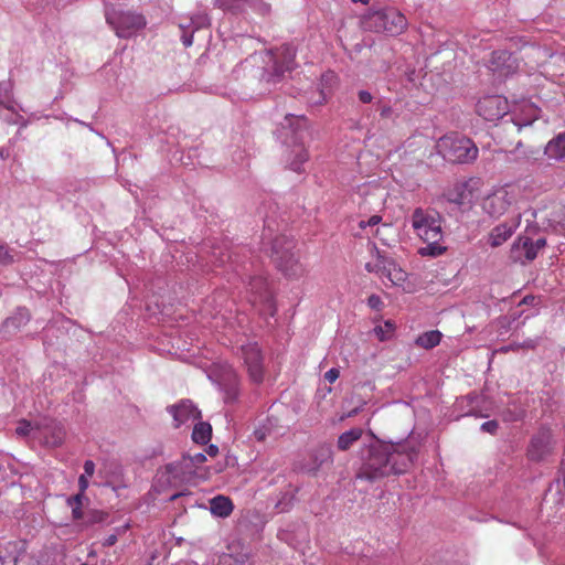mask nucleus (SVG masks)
<instances>
[{"label":"nucleus","mask_w":565,"mask_h":565,"mask_svg":"<svg viewBox=\"0 0 565 565\" xmlns=\"http://www.w3.org/2000/svg\"><path fill=\"white\" fill-rule=\"evenodd\" d=\"M518 225V222H512L510 224L502 223L497 225L490 233V245L492 247L502 245L512 236Z\"/></svg>","instance_id":"nucleus-18"},{"label":"nucleus","mask_w":565,"mask_h":565,"mask_svg":"<svg viewBox=\"0 0 565 565\" xmlns=\"http://www.w3.org/2000/svg\"><path fill=\"white\" fill-rule=\"evenodd\" d=\"M437 151L447 161L458 164L472 163L479 153V149L470 138L451 132L443 136L437 141Z\"/></svg>","instance_id":"nucleus-7"},{"label":"nucleus","mask_w":565,"mask_h":565,"mask_svg":"<svg viewBox=\"0 0 565 565\" xmlns=\"http://www.w3.org/2000/svg\"><path fill=\"white\" fill-rule=\"evenodd\" d=\"M36 441L46 447H58L65 438L64 426L52 418H41L38 420Z\"/></svg>","instance_id":"nucleus-12"},{"label":"nucleus","mask_w":565,"mask_h":565,"mask_svg":"<svg viewBox=\"0 0 565 565\" xmlns=\"http://www.w3.org/2000/svg\"><path fill=\"white\" fill-rule=\"evenodd\" d=\"M363 435V429L360 427H353L344 433H342L337 443V447L345 451L351 448V446L356 443Z\"/></svg>","instance_id":"nucleus-22"},{"label":"nucleus","mask_w":565,"mask_h":565,"mask_svg":"<svg viewBox=\"0 0 565 565\" xmlns=\"http://www.w3.org/2000/svg\"><path fill=\"white\" fill-rule=\"evenodd\" d=\"M223 401L227 405L236 404L239 399V383L236 377H231L221 384Z\"/></svg>","instance_id":"nucleus-21"},{"label":"nucleus","mask_w":565,"mask_h":565,"mask_svg":"<svg viewBox=\"0 0 565 565\" xmlns=\"http://www.w3.org/2000/svg\"><path fill=\"white\" fill-rule=\"evenodd\" d=\"M479 399L480 397L477 394H469L465 397V401H467L470 406V409L466 413L467 416L484 417V415L477 409Z\"/></svg>","instance_id":"nucleus-36"},{"label":"nucleus","mask_w":565,"mask_h":565,"mask_svg":"<svg viewBox=\"0 0 565 565\" xmlns=\"http://www.w3.org/2000/svg\"><path fill=\"white\" fill-rule=\"evenodd\" d=\"M358 98L362 104H371L373 102V95L365 89L358 92Z\"/></svg>","instance_id":"nucleus-48"},{"label":"nucleus","mask_w":565,"mask_h":565,"mask_svg":"<svg viewBox=\"0 0 565 565\" xmlns=\"http://www.w3.org/2000/svg\"><path fill=\"white\" fill-rule=\"evenodd\" d=\"M340 376V371L337 367H331L329 371L326 372L324 379L329 383L335 382Z\"/></svg>","instance_id":"nucleus-49"},{"label":"nucleus","mask_w":565,"mask_h":565,"mask_svg":"<svg viewBox=\"0 0 565 565\" xmlns=\"http://www.w3.org/2000/svg\"><path fill=\"white\" fill-rule=\"evenodd\" d=\"M535 302L534 296H525L521 301L520 305H533Z\"/></svg>","instance_id":"nucleus-60"},{"label":"nucleus","mask_w":565,"mask_h":565,"mask_svg":"<svg viewBox=\"0 0 565 565\" xmlns=\"http://www.w3.org/2000/svg\"><path fill=\"white\" fill-rule=\"evenodd\" d=\"M296 492L297 490H288L280 494V498L275 505L277 512H288L292 508L296 500Z\"/></svg>","instance_id":"nucleus-29"},{"label":"nucleus","mask_w":565,"mask_h":565,"mask_svg":"<svg viewBox=\"0 0 565 565\" xmlns=\"http://www.w3.org/2000/svg\"><path fill=\"white\" fill-rule=\"evenodd\" d=\"M180 28L182 29V35H181L182 44L185 47H190L193 44V34H194V32L192 30H189L185 26V24H183V23L180 24Z\"/></svg>","instance_id":"nucleus-39"},{"label":"nucleus","mask_w":565,"mask_h":565,"mask_svg":"<svg viewBox=\"0 0 565 565\" xmlns=\"http://www.w3.org/2000/svg\"><path fill=\"white\" fill-rule=\"evenodd\" d=\"M241 353L250 381L257 384L262 383L264 380V356L258 344L253 342L242 345Z\"/></svg>","instance_id":"nucleus-14"},{"label":"nucleus","mask_w":565,"mask_h":565,"mask_svg":"<svg viewBox=\"0 0 565 565\" xmlns=\"http://www.w3.org/2000/svg\"><path fill=\"white\" fill-rule=\"evenodd\" d=\"M105 19L118 38L129 39L147 24L146 18L132 10H122L115 7L107 8Z\"/></svg>","instance_id":"nucleus-9"},{"label":"nucleus","mask_w":565,"mask_h":565,"mask_svg":"<svg viewBox=\"0 0 565 565\" xmlns=\"http://www.w3.org/2000/svg\"><path fill=\"white\" fill-rule=\"evenodd\" d=\"M521 417H522V412H521V411H519L515 415H513V417H512L511 419H513V420H518V419H520Z\"/></svg>","instance_id":"nucleus-63"},{"label":"nucleus","mask_w":565,"mask_h":565,"mask_svg":"<svg viewBox=\"0 0 565 565\" xmlns=\"http://www.w3.org/2000/svg\"><path fill=\"white\" fill-rule=\"evenodd\" d=\"M266 435H267V433H266V430H265L264 428H260V427H259V428H256V429L254 430V436H255V438H256L258 441H263V440H265Z\"/></svg>","instance_id":"nucleus-56"},{"label":"nucleus","mask_w":565,"mask_h":565,"mask_svg":"<svg viewBox=\"0 0 565 565\" xmlns=\"http://www.w3.org/2000/svg\"><path fill=\"white\" fill-rule=\"evenodd\" d=\"M351 1L354 3H362V4H367L370 2V0H351Z\"/></svg>","instance_id":"nucleus-64"},{"label":"nucleus","mask_w":565,"mask_h":565,"mask_svg":"<svg viewBox=\"0 0 565 565\" xmlns=\"http://www.w3.org/2000/svg\"><path fill=\"white\" fill-rule=\"evenodd\" d=\"M18 259V253L0 242V264L10 265Z\"/></svg>","instance_id":"nucleus-34"},{"label":"nucleus","mask_w":565,"mask_h":565,"mask_svg":"<svg viewBox=\"0 0 565 565\" xmlns=\"http://www.w3.org/2000/svg\"><path fill=\"white\" fill-rule=\"evenodd\" d=\"M273 232L270 220L266 217L264 220L262 250L271 258L285 277L299 279L305 275L306 268L300 263L299 256L294 252V238L286 234L273 237Z\"/></svg>","instance_id":"nucleus-3"},{"label":"nucleus","mask_w":565,"mask_h":565,"mask_svg":"<svg viewBox=\"0 0 565 565\" xmlns=\"http://www.w3.org/2000/svg\"><path fill=\"white\" fill-rule=\"evenodd\" d=\"M38 431V420L30 422L26 419H22L18 423L15 427V434L18 436L28 438L29 440L33 441H36Z\"/></svg>","instance_id":"nucleus-25"},{"label":"nucleus","mask_w":565,"mask_h":565,"mask_svg":"<svg viewBox=\"0 0 565 565\" xmlns=\"http://www.w3.org/2000/svg\"><path fill=\"white\" fill-rule=\"evenodd\" d=\"M392 114V108L390 106H383L381 109H380V115L381 117L383 118H387L390 117Z\"/></svg>","instance_id":"nucleus-58"},{"label":"nucleus","mask_w":565,"mask_h":565,"mask_svg":"<svg viewBox=\"0 0 565 565\" xmlns=\"http://www.w3.org/2000/svg\"><path fill=\"white\" fill-rule=\"evenodd\" d=\"M362 23L370 31L384 32L390 35H398L407 26L405 15L392 7L371 8Z\"/></svg>","instance_id":"nucleus-8"},{"label":"nucleus","mask_w":565,"mask_h":565,"mask_svg":"<svg viewBox=\"0 0 565 565\" xmlns=\"http://www.w3.org/2000/svg\"><path fill=\"white\" fill-rule=\"evenodd\" d=\"M210 22L206 15H195L190 19V22L185 24V26L195 33L201 29L207 28Z\"/></svg>","instance_id":"nucleus-35"},{"label":"nucleus","mask_w":565,"mask_h":565,"mask_svg":"<svg viewBox=\"0 0 565 565\" xmlns=\"http://www.w3.org/2000/svg\"><path fill=\"white\" fill-rule=\"evenodd\" d=\"M539 343V338L536 339H526L522 343L516 344L518 348H526V349H534Z\"/></svg>","instance_id":"nucleus-52"},{"label":"nucleus","mask_w":565,"mask_h":565,"mask_svg":"<svg viewBox=\"0 0 565 565\" xmlns=\"http://www.w3.org/2000/svg\"><path fill=\"white\" fill-rule=\"evenodd\" d=\"M88 486H89L88 477H86L85 475H81L78 478V488H79L78 493H82V495H84L85 491L88 489Z\"/></svg>","instance_id":"nucleus-51"},{"label":"nucleus","mask_w":565,"mask_h":565,"mask_svg":"<svg viewBox=\"0 0 565 565\" xmlns=\"http://www.w3.org/2000/svg\"><path fill=\"white\" fill-rule=\"evenodd\" d=\"M232 501L224 495H216L210 500V511L218 518H227L233 511Z\"/></svg>","instance_id":"nucleus-20"},{"label":"nucleus","mask_w":565,"mask_h":565,"mask_svg":"<svg viewBox=\"0 0 565 565\" xmlns=\"http://www.w3.org/2000/svg\"><path fill=\"white\" fill-rule=\"evenodd\" d=\"M185 457H189L192 461V468H194L195 472L198 473L199 467L206 460V457L203 452H195V454H185Z\"/></svg>","instance_id":"nucleus-40"},{"label":"nucleus","mask_w":565,"mask_h":565,"mask_svg":"<svg viewBox=\"0 0 565 565\" xmlns=\"http://www.w3.org/2000/svg\"><path fill=\"white\" fill-rule=\"evenodd\" d=\"M20 111L28 113L26 109H24L20 104L19 105H13V109L12 110L0 108V118L3 121H6L7 124H9V119H11L12 117L18 116V114Z\"/></svg>","instance_id":"nucleus-38"},{"label":"nucleus","mask_w":565,"mask_h":565,"mask_svg":"<svg viewBox=\"0 0 565 565\" xmlns=\"http://www.w3.org/2000/svg\"><path fill=\"white\" fill-rule=\"evenodd\" d=\"M212 427L209 423L200 422L195 424L192 431V439L196 444L205 445L210 441Z\"/></svg>","instance_id":"nucleus-26"},{"label":"nucleus","mask_w":565,"mask_h":565,"mask_svg":"<svg viewBox=\"0 0 565 565\" xmlns=\"http://www.w3.org/2000/svg\"><path fill=\"white\" fill-rule=\"evenodd\" d=\"M382 277H386L392 285L402 287L407 279V274L395 264L383 266Z\"/></svg>","instance_id":"nucleus-23"},{"label":"nucleus","mask_w":565,"mask_h":565,"mask_svg":"<svg viewBox=\"0 0 565 565\" xmlns=\"http://www.w3.org/2000/svg\"><path fill=\"white\" fill-rule=\"evenodd\" d=\"M9 125H17V126H19V129L22 130V129L26 128L30 125V119L29 118H24L19 113L18 116L12 117L11 119H9Z\"/></svg>","instance_id":"nucleus-44"},{"label":"nucleus","mask_w":565,"mask_h":565,"mask_svg":"<svg viewBox=\"0 0 565 565\" xmlns=\"http://www.w3.org/2000/svg\"><path fill=\"white\" fill-rule=\"evenodd\" d=\"M83 468L84 472L82 475H85L88 478L95 472V463L93 460H85Z\"/></svg>","instance_id":"nucleus-50"},{"label":"nucleus","mask_w":565,"mask_h":565,"mask_svg":"<svg viewBox=\"0 0 565 565\" xmlns=\"http://www.w3.org/2000/svg\"><path fill=\"white\" fill-rule=\"evenodd\" d=\"M552 449V434L548 429L542 428L532 437L527 456L533 461H540L548 456Z\"/></svg>","instance_id":"nucleus-15"},{"label":"nucleus","mask_w":565,"mask_h":565,"mask_svg":"<svg viewBox=\"0 0 565 565\" xmlns=\"http://www.w3.org/2000/svg\"><path fill=\"white\" fill-rule=\"evenodd\" d=\"M51 118H54L56 120H61V121L65 122L66 127H68L70 122H77L78 125H86L85 121L79 120L77 118H74V117L70 116L68 114H66V113H61V114H57V115H51Z\"/></svg>","instance_id":"nucleus-41"},{"label":"nucleus","mask_w":565,"mask_h":565,"mask_svg":"<svg viewBox=\"0 0 565 565\" xmlns=\"http://www.w3.org/2000/svg\"><path fill=\"white\" fill-rule=\"evenodd\" d=\"M522 249L524 252V256L527 260H533L536 258L539 250L533 245V241L530 238H525L522 244Z\"/></svg>","instance_id":"nucleus-37"},{"label":"nucleus","mask_w":565,"mask_h":565,"mask_svg":"<svg viewBox=\"0 0 565 565\" xmlns=\"http://www.w3.org/2000/svg\"><path fill=\"white\" fill-rule=\"evenodd\" d=\"M30 320L29 310L25 308H18L17 311L4 320L0 332L3 334L12 335L25 326Z\"/></svg>","instance_id":"nucleus-17"},{"label":"nucleus","mask_w":565,"mask_h":565,"mask_svg":"<svg viewBox=\"0 0 565 565\" xmlns=\"http://www.w3.org/2000/svg\"><path fill=\"white\" fill-rule=\"evenodd\" d=\"M211 263L215 267H226V271H232L238 277L246 288L248 301L253 306H263L270 316H274V299L267 278L260 273L252 275V270L256 269L254 260H242L237 252L213 247Z\"/></svg>","instance_id":"nucleus-2"},{"label":"nucleus","mask_w":565,"mask_h":565,"mask_svg":"<svg viewBox=\"0 0 565 565\" xmlns=\"http://www.w3.org/2000/svg\"><path fill=\"white\" fill-rule=\"evenodd\" d=\"M417 448L411 441L376 443L369 449L358 478L374 481L408 470L417 457Z\"/></svg>","instance_id":"nucleus-1"},{"label":"nucleus","mask_w":565,"mask_h":565,"mask_svg":"<svg viewBox=\"0 0 565 565\" xmlns=\"http://www.w3.org/2000/svg\"><path fill=\"white\" fill-rule=\"evenodd\" d=\"M192 461L184 455L168 465L159 469L157 472V480L163 484L177 486L181 483L191 482L192 479L198 475L192 468Z\"/></svg>","instance_id":"nucleus-10"},{"label":"nucleus","mask_w":565,"mask_h":565,"mask_svg":"<svg viewBox=\"0 0 565 565\" xmlns=\"http://www.w3.org/2000/svg\"><path fill=\"white\" fill-rule=\"evenodd\" d=\"M498 427L499 425L497 420H488L481 425L480 429L483 433L495 434Z\"/></svg>","instance_id":"nucleus-47"},{"label":"nucleus","mask_w":565,"mask_h":565,"mask_svg":"<svg viewBox=\"0 0 565 565\" xmlns=\"http://www.w3.org/2000/svg\"><path fill=\"white\" fill-rule=\"evenodd\" d=\"M515 202L514 190L502 186L489 194L482 203L483 211L492 217H499Z\"/></svg>","instance_id":"nucleus-11"},{"label":"nucleus","mask_w":565,"mask_h":565,"mask_svg":"<svg viewBox=\"0 0 565 565\" xmlns=\"http://www.w3.org/2000/svg\"><path fill=\"white\" fill-rule=\"evenodd\" d=\"M449 202L455 203L457 205H462L465 203V196L463 193L456 194L455 198H449Z\"/></svg>","instance_id":"nucleus-57"},{"label":"nucleus","mask_w":565,"mask_h":565,"mask_svg":"<svg viewBox=\"0 0 565 565\" xmlns=\"http://www.w3.org/2000/svg\"><path fill=\"white\" fill-rule=\"evenodd\" d=\"M83 498L84 495H82V493H77L66 500L67 505L72 509V516L74 520H81L83 518Z\"/></svg>","instance_id":"nucleus-32"},{"label":"nucleus","mask_w":565,"mask_h":565,"mask_svg":"<svg viewBox=\"0 0 565 565\" xmlns=\"http://www.w3.org/2000/svg\"><path fill=\"white\" fill-rule=\"evenodd\" d=\"M296 51L291 45H282L277 50H269L249 55L242 65L246 68L259 62V81L268 86L276 85L285 78V74L295 67Z\"/></svg>","instance_id":"nucleus-5"},{"label":"nucleus","mask_w":565,"mask_h":565,"mask_svg":"<svg viewBox=\"0 0 565 565\" xmlns=\"http://www.w3.org/2000/svg\"><path fill=\"white\" fill-rule=\"evenodd\" d=\"M17 544L7 542L0 545V565H17L18 556L15 554Z\"/></svg>","instance_id":"nucleus-28"},{"label":"nucleus","mask_w":565,"mask_h":565,"mask_svg":"<svg viewBox=\"0 0 565 565\" xmlns=\"http://www.w3.org/2000/svg\"><path fill=\"white\" fill-rule=\"evenodd\" d=\"M395 331V324L391 320L384 321V323L379 324L374 328V333L380 341L390 340Z\"/></svg>","instance_id":"nucleus-30"},{"label":"nucleus","mask_w":565,"mask_h":565,"mask_svg":"<svg viewBox=\"0 0 565 565\" xmlns=\"http://www.w3.org/2000/svg\"><path fill=\"white\" fill-rule=\"evenodd\" d=\"M476 111L484 120L494 121L508 114L509 104L501 95H489L478 100Z\"/></svg>","instance_id":"nucleus-13"},{"label":"nucleus","mask_w":565,"mask_h":565,"mask_svg":"<svg viewBox=\"0 0 565 565\" xmlns=\"http://www.w3.org/2000/svg\"><path fill=\"white\" fill-rule=\"evenodd\" d=\"M562 486L565 487V476H564L563 482H561L559 480L556 481L555 487H556L557 491L561 490Z\"/></svg>","instance_id":"nucleus-61"},{"label":"nucleus","mask_w":565,"mask_h":565,"mask_svg":"<svg viewBox=\"0 0 565 565\" xmlns=\"http://www.w3.org/2000/svg\"><path fill=\"white\" fill-rule=\"evenodd\" d=\"M412 227L424 243L417 253L423 257H438L446 253L447 247L443 245V218L435 210L416 207L411 215Z\"/></svg>","instance_id":"nucleus-4"},{"label":"nucleus","mask_w":565,"mask_h":565,"mask_svg":"<svg viewBox=\"0 0 565 565\" xmlns=\"http://www.w3.org/2000/svg\"><path fill=\"white\" fill-rule=\"evenodd\" d=\"M308 120L305 116L288 114L277 130V138L286 146H292L291 154L294 158L289 162L290 170L301 172L302 166L307 162L309 154L303 148V141L307 136Z\"/></svg>","instance_id":"nucleus-6"},{"label":"nucleus","mask_w":565,"mask_h":565,"mask_svg":"<svg viewBox=\"0 0 565 565\" xmlns=\"http://www.w3.org/2000/svg\"><path fill=\"white\" fill-rule=\"evenodd\" d=\"M246 0H214V6L223 11L233 13L243 10Z\"/></svg>","instance_id":"nucleus-31"},{"label":"nucleus","mask_w":565,"mask_h":565,"mask_svg":"<svg viewBox=\"0 0 565 565\" xmlns=\"http://www.w3.org/2000/svg\"><path fill=\"white\" fill-rule=\"evenodd\" d=\"M117 541H118V536L116 533H114V534L108 535L104 540L103 545L109 547V546L115 545L117 543Z\"/></svg>","instance_id":"nucleus-54"},{"label":"nucleus","mask_w":565,"mask_h":565,"mask_svg":"<svg viewBox=\"0 0 565 565\" xmlns=\"http://www.w3.org/2000/svg\"><path fill=\"white\" fill-rule=\"evenodd\" d=\"M365 269L369 271V273H377L382 276V271H383V267L381 268L379 264H371V263H367L365 265Z\"/></svg>","instance_id":"nucleus-55"},{"label":"nucleus","mask_w":565,"mask_h":565,"mask_svg":"<svg viewBox=\"0 0 565 565\" xmlns=\"http://www.w3.org/2000/svg\"><path fill=\"white\" fill-rule=\"evenodd\" d=\"M382 221V217L380 215H372L371 217H369L366 221L365 220H361L359 222V227L364 230L366 228L367 226H376L377 224H380Z\"/></svg>","instance_id":"nucleus-45"},{"label":"nucleus","mask_w":565,"mask_h":565,"mask_svg":"<svg viewBox=\"0 0 565 565\" xmlns=\"http://www.w3.org/2000/svg\"><path fill=\"white\" fill-rule=\"evenodd\" d=\"M441 337L443 334L438 330L427 331L416 339V344L424 349H433L440 343Z\"/></svg>","instance_id":"nucleus-27"},{"label":"nucleus","mask_w":565,"mask_h":565,"mask_svg":"<svg viewBox=\"0 0 565 565\" xmlns=\"http://www.w3.org/2000/svg\"><path fill=\"white\" fill-rule=\"evenodd\" d=\"M29 114V119H30V124L32 121H36V120H40L42 118H51V115L50 114H43V113H40V111H31V113H28Z\"/></svg>","instance_id":"nucleus-53"},{"label":"nucleus","mask_w":565,"mask_h":565,"mask_svg":"<svg viewBox=\"0 0 565 565\" xmlns=\"http://www.w3.org/2000/svg\"><path fill=\"white\" fill-rule=\"evenodd\" d=\"M545 154L557 161L565 159V131L548 141L545 147Z\"/></svg>","instance_id":"nucleus-19"},{"label":"nucleus","mask_w":565,"mask_h":565,"mask_svg":"<svg viewBox=\"0 0 565 565\" xmlns=\"http://www.w3.org/2000/svg\"><path fill=\"white\" fill-rule=\"evenodd\" d=\"M333 77H334V75H333L332 73H331V74H326V75H323V76H322V81H323V82H324V81L327 82V81H329V79H332Z\"/></svg>","instance_id":"nucleus-62"},{"label":"nucleus","mask_w":565,"mask_h":565,"mask_svg":"<svg viewBox=\"0 0 565 565\" xmlns=\"http://www.w3.org/2000/svg\"><path fill=\"white\" fill-rule=\"evenodd\" d=\"M533 245L540 252L546 245V241L545 238H539L535 242H533Z\"/></svg>","instance_id":"nucleus-59"},{"label":"nucleus","mask_w":565,"mask_h":565,"mask_svg":"<svg viewBox=\"0 0 565 565\" xmlns=\"http://www.w3.org/2000/svg\"><path fill=\"white\" fill-rule=\"evenodd\" d=\"M367 306L371 309L380 311L383 307V301L380 296L373 294L367 298Z\"/></svg>","instance_id":"nucleus-46"},{"label":"nucleus","mask_w":565,"mask_h":565,"mask_svg":"<svg viewBox=\"0 0 565 565\" xmlns=\"http://www.w3.org/2000/svg\"><path fill=\"white\" fill-rule=\"evenodd\" d=\"M13 85L10 81L0 82V108L13 109V105H19L13 97Z\"/></svg>","instance_id":"nucleus-24"},{"label":"nucleus","mask_w":565,"mask_h":565,"mask_svg":"<svg viewBox=\"0 0 565 565\" xmlns=\"http://www.w3.org/2000/svg\"><path fill=\"white\" fill-rule=\"evenodd\" d=\"M168 412L173 417L175 427H180L189 422L192 423L201 417L200 411L189 399H183L178 404L169 406Z\"/></svg>","instance_id":"nucleus-16"},{"label":"nucleus","mask_w":565,"mask_h":565,"mask_svg":"<svg viewBox=\"0 0 565 565\" xmlns=\"http://www.w3.org/2000/svg\"><path fill=\"white\" fill-rule=\"evenodd\" d=\"M328 94L324 89H318L313 93L312 97L309 98V103L313 106L322 105L327 100Z\"/></svg>","instance_id":"nucleus-42"},{"label":"nucleus","mask_w":565,"mask_h":565,"mask_svg":"<svg viewBox=\"0 0 565 565\" xmlns=\"http://www.w3.org/2000/svg\"><path fill=\"white\" fill-rule=\"evenodd\" d=\"M508 57H509V54H508L507 51H495V52H493L492 53V58H491L492 70H498L500 67V64L497 63V60L504 62Z\"/></svg>","instance_id":"nucleus-43"},{"label":"nucleus","mask_w":565,"mask_h":565,"mask_svg":"<svg viewBox=\"0 0 565 565\" xmlns=\"http://www.w3.org/2000/svg\"><path fill=\"white\" fill-rule=\"evenodd\" d=\"M315 460L318 461V463L313 468L308 469V472L315 473L324 462L332 461V454L330 448L321 447L318 449L315 455Z\"/></svg>","instance_id":"nucleus-33"}]
</instances>
